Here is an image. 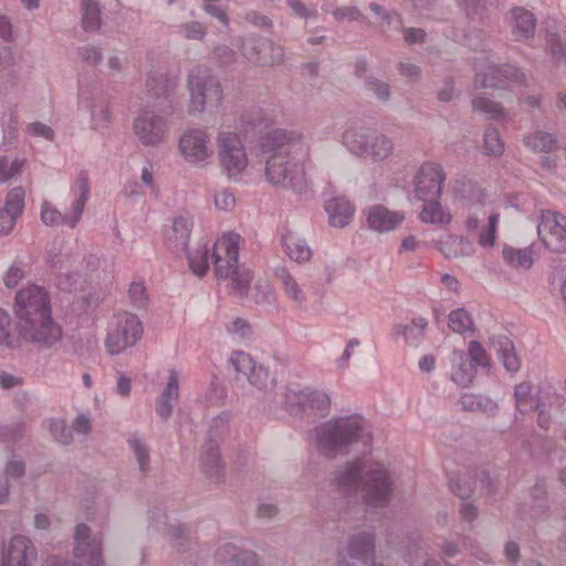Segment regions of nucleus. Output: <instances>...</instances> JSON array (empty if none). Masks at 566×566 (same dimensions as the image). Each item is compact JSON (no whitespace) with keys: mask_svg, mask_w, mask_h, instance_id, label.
<instances>
[{"mask_svg":"<svg viewBox=\"0 0 566 566\" xmlns=\"http://www.w3.org/2000/svg\"><path fill=\"white\" fill-rule=\"evenodd\" d=\"M260 149L266 156L265 178L274 187L297 195L312 191L303 160L310 156L311 145L297 130L273 129L260 140Z\"/></svg>","mask_w":566,"mask_h":566,"instance_id":"obj_1","label":"nucleus"},{"mask_svg":"<svg viewBox=\"0 0 566 566\" xmlns=\"http://www.w3.org/2000/svg\"><path fill=\"white\" fill-rule=\"evenodd\" d=\"M14 313L21 338L40 348H52L62 339V327L54 322L48 292L29 285L15 294Z\"/></svg>","mask_w":566,"mask_h":566,"instance_id":"obj_2","label":"nucleus"},{"mask_svg":"<svg viewBox=\"0 0 566 566\" xmlns=\"http://www.w3.org/2000/svg\"><path fill=\"white\" fill-rule=\"evenodd\" d=\"M333 481L340 494H359L369 507H382L389 502L392 479L381 464L367 469L361 460L347 462L334 472Z\"/></svg>","mask_w":566,"mask_h":566,"instance_id":"obj_3","label":"nucleus"},{"mask_svg":"<svg viewBox=\"0 0 566 566\" xmlns=\"http://www.w3.org/2000/svg\"><path fill=\"white\" fill-rule=\"evenodd\" d=\"M368 424L359 415L329 419L315 427L313 438L317 450L329 459L368 436Z\"/></svg>","mask_w":566,"mask_h":566,"instance_id":"obj_4","label":"nucleus"},{"mask_svg":"<svg viewBox=\"0 0 566 566\" xmlns=\"http://www.w3.org/2000/svg\"><path fill=\"white\" fill-rule=\"evenodd\" d=\"M240 241L239 234L224 233L213 244L211 258L216 277L228 281L237 295L247 296L252 275L247 268L239 264Z\"/></svg>","mask_w":566,"mask_h":566,"instance_id":"obj_5","label":"nucleus"},{"mask_svg":"<svg viewBox=\"0 0 566 566\" xmlns=\"http://www.w3.org/2000/svg\"><path fill=\"white\" fill-rule=\"evenodd\" d=\"M343 143L350 153L375 163L387 159L394 153L392 139L367 126L347 128L343 134Z\"/></svg>","mask_w":566,"mask_h":566,"instance_id":"obj_6","label":"nucleus"},{"mask_svg":"<svg viewBox=\"0 0 566 566\" xmlns=\"http://www.w3.org/2000/svg\"><path fill=\"white\" fill-rule=\"evenodd\" d=\"M219 165L223 174L232 180H239L249 166L247 148L241 136L234 132L222 130L216 138Z\"/></svg>","mask_w":566,"mask_h":566,"instance_id":"obj_7","label":"nucleus"},{"mask_svg":"<svg viewBox=\"0 0 566 566\" xmlns=\"http://www.w3.org/2000/svg\"><path fill=\"white\" fill-rule=\"evenodd\" d=\"M144 326L130 312L114 315L104 345L109 355H118L142 339Z\"/></svg>","mask_w":566,"mask_h":566,"instance_id":"obj_8","label":"nucleus"},{"mask_svg":"<svg viewBox=\"0 0 566 566\" xmlns=\"http://www.w3.org/2000/svg\"><path fill=\"white\" fill-rule=\"evenodd\" d=\"M187 86L192 113H201L208 103H219L222 99L220 82L207 66L193 67L188 75Z\"/></svg>","mask_w":566,"mask_h":566,"instance_id":"obj_9","label":"nucleus"},{"mask_svg":"<svg viewBox=\"0 0 566 566\" xmlns=\"http://www.w3.org/2000/svg\"><path fill=\"white\" fill-rule=\"evenodd\" d=\"M72 190L76 196L72 210L69 213L62 214L50 202L44 201L41 206V221L45 226L54 227L59 224H66L74 228L80 221L85 203L90 193V180L86 171H80L72 186Z\"/></svg>","mask_w":566,"mask_h":566,"instance_id":"obj_10","label":"nucleus"},{"mask_svg":"<svg viewBox=\"0 0 566 566\" xmlns=\"http://www.w3.org/2000/svg\"><path fill=\"white\" fill-rule=\"evenodd\" d=\"M284 406L292 416L324 415L331 408V397L327 392L305 387H289L284 394Z\"/></svg>","mask_w":566,"mask_h":566,"instance_id":"obj_11","label":"nucleus"},{"mask_svg":"<svg viewBox=\"0 0 566 566\" xmlns=\"http://www.w3.org/2000/svg\"><path fill=\"white\" fill-rule=\"evenodd\" d=\"M169 132L168 119L153 109L140 112L133 120V133L146 148H158L167 143Z\"/></svg>","mask_w":566,"mask_h":566,"instance_id":"obj_12","label":"nucleus"},{"mask_svg":"<svg viewBox=\"0 0 566 566\" xmlns=\"http://www.w3.org/2000/svg\"><path fill=\"white\" fill-rule=\"evenodd\" d=\"M178 149L182 158L197 167L207 166L213 157L210 135L205 128H190L179 137Z\"/></svg>","mask_w":566,"mask_h":566,"instance_id":"obj_13","label":"nucleus"},{"mask_svg":"<svg viewBox=\"0 0 566 566\" xmlns=\"http://www.w3.org/2000/svg\"><path fill=\"white\" fill-rule=\"evenodd\" d=\"M73 555L81 566H104L103 539L84 523L75 527Z\"/></svg>","mask_w":566,"mask_h":566,"instance_id":"obj_14","label":"nucleus"},{"mask_svg":"<svg viewBox=\"0 0 566 566\" xmlns=\"http://www.w3.org/2000/svg\"><path fill=\"white\" fill-rule=\"evenodd\" d=\"M537 232L546 249L553 253H566V216L551 210L542 211Z\"/></svg>","mask_w":566,"mask_h":566,"instance_id":"obj_15","label":"nucleus"},{"mask_svg":"<svg viewBox=\"0 0 566 566\" xmlns=\"http://www.w3.org/2000/svg\"><path fill=\"white\" fill-rule=\"evenodd\" d=\"M474 67L475 84L481 88H496L506 81L522 82L525 77L515 66L507 64L499 66L486 57L476 60Z\"/></svg>","mask_w":566,"mask_h":566,"instance_id":"obj_16","label":"nucleus"},{"mask_svg":"<svg viewBox=\"0 0 566 566\" xmlns=\"http://www.w3.org/2000/svg\"><path fill=\"white\" fill-rule=\"evenodd\" d=\"M444 180L446 174L441 165L436 163L422 164L413 179L415 196L421 201L438 199Z\"/></svg>","mask_w":566,"mask_h":566,"instance_id":"obj_17","label":"nucleus"},{"mask_svg":"<svg viewBox=\"0 0 566 566\" xmlns=\"http://www.w3.org/2000/svg\"><path fill=\"white\" fill-rule=\"evenodd\" d=\"M229 361L235 371L243 375L250 385L258 390H268L275 385V379L270 376L268 368L258 364L250 354L240 350L234 352Z\"/></svg>","mask_w":566,"mask_h":566,"instance_id":"obj_18","label":"nucleus"},{"mask_svg":"<svg viewBox=\"0 0 566 566\" xmlns=\"http://www.w3.org/2000/svg\"><path fill=\"white\" fill-rule=\"evenodd\" d=\"M38 551L33 542L23 535L13 536L2 553V566H34Z\"/></svg>","mask_w":566,"mask_h":566,"instance_id":"obj_19","label":"nucleus"},{"mask_svg":"<svg viewBox=\"0 0 566 566\" xmlns=\"http://www.w3.org/2000/svg\"><path fill=\"white\" fill-rule=\"evenodd\" d=\"M193 227V217L182 211L171 220V226L165 230V242L174 251H185L188 248Z\"/></svg>","mask_w":566,"mask_h":566,"instance_id":"obj_20","label":"nucleus"},{"mask_svg":"<svg viewBox=\"0 0 566 566\" xmlns=\"http://www.w3.org/2000/svg\"><path fill=\"white\" fill-rule=\"evenodd\" d=\"M244 55L261 65L280 63L283 61V49L268 39L251 40L243 48Z\"/></svg>","mask_w":566,"mask_h":566,"instance_id":"obj_21","label":"nucleus"},{"mask_svg":"<svg viewBox=\"0 0 566 566\" xmlns=\"http://www.w3.org/2000/svg\"><path fill=\"white\" fill-rule=\"evenodd\" d=\"M403 220V212L389 210L381 205H374L366 210L367 227L379 233L395 230Z\"/></svg>","mask_w":566,"mask_h":566,"instance_id":"obj_22","label":"nucleus"},{"mask_svg":"<svg viewBox=\"0 0 566 566\" xmlns=\"http://www.w3.org/2000/svg\"><path fill=\"white\" fill-rule=\"evenodd\" d=\"M25 205V190L23 187H15L11 189L4 200L2 207V235H8L12 232L17 221L23 213Z\"/></svg>","mask_w":566,"mask_h":566,"instance_id":"obj_23","label":"nucleus"},{"mask_svg":"<svg viewBox=\"0 0 566 566\" xmlns=\"http://www.w3.org/2000/svg\"><path fill=\"white\" fill-rule=\"evenodd\" d=\"M180 375L175 369L168 370L167 385L156 401L157 415L167 420L171 417L174 406L179 399Z\"/></svg>","mask_w":566,"mask_h":566,"instance_id":"obj_24","label":"nucleus"},{"mask_svg":"<svg viewBox=\"0 0 566 566\" xmlns=\"http://www.w3.org/2000/svg\"><path fill=\"white\" fill-rule=\"evenodd\" d=\"M375 534L371 531H361L350 536L346 547V555L350 559L369 563L375 557Z\"/></svg>","mask_w":566,"mask_h":566,"instance_id":"obj_25","label":"nucleus"},{"mask_svg":"<svg viewBox=\"0 0 566 566\" xmlns=\"http://www.w3.org/2000/svg\"><path fill=\"white\" fill-rule=\"evenodd\" d=\"M145 86L151 97L168 98L177 86V78L161 67H153L147 74Z\"/></svg>","mask_w":566,"mask_h":566,"instance_id":"obj_26","label":"nucleus"},{"mask_svg":"<svg viewBox=\"0 0 566 566\" xmlns=\"http://www.w3.org/2000/svg\"><path fill=\"white\" fill-rule=\"evenodd\" d=\"M511 32L516 41H527L533 38L536 19L524 8H514L510 13Z\"/></svg>","mask_w":566,"mask_h":566,"instance_id":"obj_27","label":"nucleus"},{"mask_svg":"<svg viewBox=\"0 0 566 566\" xmlns=\"http://www.w3.org/2000/svg\"><path fill=\"white\" fill-rule=\"evenodd\" d=\"M325 211L332 227L344 228L352 221L355 207L345 197H335L326 201Z\"/></svg>","mask_w":566,"mask_h":566,"instance_id":"obj_28","label":"nucleus"},{"mask_svg":"<svg viewBox=\"0 0 566 566\" xmlns=\"http://www.w3.org/2000/svg\"><path fill=\"white\" fill-rule=\"evenodd\" d=\"M93 283V275L88 276L86 272L80 270L70 271L69 269L59 272L56 282L60 290L70 293L86 292L88 287H92Z\"/></svg>","mask_w":566,"mask_h":566,"instance_id":"obj_29","label":"nucleus"},{"mask_svg":"<svg viewBox=\"0 0 566 566\" xmlns=\"http://www.w3.org/2000/svg\"><path fill=\"white\" fill-rule=\"evenodd\" d=\"M23 56L13 46L2 48V76L7 77V87H14L21 77Z\"/></svg>","mask_w":566,"mask_h":566,"instance_id":"obj_30","label":"nucleus"},{"mask_svg":"<svg viewBox=\"0 0 566 566\" xmlns=\"http://www.w3.org/2000/svg\"><path fill=\"white\" fill-rule=\"evenodd\" d=\"M439 250L447 259L469 258L475 252L473 243L460 235H448L441 240Z\"/></svg>","mask_w":566,"mask_h":566,"instance_id":"obj_31","label":"nucleus"},{"mask_svg":"<svg viewBox=\"0 0 566 566\" xmlns=\"http://www.w3.org/2000/svg\"><path fill=\"white\" fill-rule=\"evenodd\" d=\"M475 366L468 361L463 350H454L452 353V371L451 379L462 387L471 385L475 377Z\"/></svg>","mask_w":566,"mask_h":566,"instance_id":"obj_32","label":"nucleus"},{"mask_svg":"<svg viewBox=\"0 0 566 566\" xmlns=\"http://www.w3.org/2000/svg\"><path fill=\"white\" fill-rule=\"evenodd\" d=\"M504 263L515 271H528L534 264L533 247L516 249L510 245L503 248Z\"/></svg>","mask_w":566,"mask_h":566,"instance_id":"obj_33","label":"nucleus"},{"mask_svg":"<svg viewBox=\"0 0 566 566\" xmlns=\"http://www.w3.org/2000/svg\"><path fill=\"white\" fill-rule=\"evenodd\" d=\"M27 164L25 154L14 148H7L2 155V182L21 175Z\"/></svg>","mask_w":566,"mask_h":566,"instance_id":"obj_34","label":"nucleus"},{"mask_svg":"<svg viewBox=\"0 0 566 566\" xmlns=\"http://www.w3.org/2000/svg\"><path fill=\"white\" fill-rule=\"evenodd\" d=\"M492 345L495 347L500 359L502 360L505 369L511 373H516L521 363L515 352L513 342L506 336H496L491 339Z\"/></svg>","mask_w":566,"mask_h":566,"instance_id":"obj_35","label":"nucleus"},{"mask_svg":"<svg viewBox=\"0 0 566 566\" xmlns=\"http://www.w3.org/2000/svg\"><path fill=\"white\" fill-rule=\"evenodd\" d=\"M282 243L289 258L296 262H306L312 256V250L306 241L293 232L283 234Z\"/></svg>","mask_w":566,"mask_h":566,"instance_id":"obj_36","label":"nucleus"},{"mask_svg":"<svg viewBox=\"0 0 566 566\" xmlns=\"http://www.w3.org/2000/svg\"><path fill=\"white\" fill-rule=\"evenodd\" d=\"M423 202V208L419 214V218L423 223L447 226L451 222L452 216L450 211L443 208L438 199H431Z\"/></svg>","mask_w":566,"mask_h":566,"instance_id":"obj_37","label":"nucleus"},{"mask_svg":"<svg viewBox=\"0 0 566 566\" xmlns=\"http://www.w3.org/2000/svg\"><path fill=\"white\" fill-rule=\"evenodd\" d=\"M532 391H533V386L530 381H522L521 384L515 386L514 399H515L516 409L520 412L525 413L527 411L541 409V402L533 395Z\"/></svg>","mask_w":566,"mask_h":566,"instance_id":"obj_38","label":"nucleus"},{"mask_svg":"<svg viewBox=\"0 0 566 566\" xmlns=\"http://www.w3.org/2000/svg\"><path fill=\"white\" fill-rule=\"evenodd\" d=\"M275 275L282 284L285 295L296 305H302L305 301V293L296 279L285 268L277 269Z\"/></svg>","mask_w":566,"mask_h":566,"instance_id":"obj_39","label":"nucleus"},{"mask_svg":"<svg viewBox=\"0 0 566 566\" xmlns=\"http://www.w3.org/2000/svg\"><path fill=\"white\" fill-rule=\"evenodd\" d=\"M463 410L482 411L494 413L497 410V402L489 397L475 394H464L459 400Z\"/></svg>","mask_w":566,"mask_h":566,"instance_id":"obj_40","label":"nucleus"},{"mask_svg":"<svg viewBox=\"0 0 566 566\" xmlns=\"http://www.w3.org/2000/svg\"><path fill=\"white\" fill-rule=\"evenodd\" d=\"M527 148L536 153H549L556 148L557 140L553 134L535 130L524 137Z\"/></svg>","mask_w":566,"mask_h":566,"instance_id":"obj_41","label":"nucleus"},{"mask_svg":"<svg viewBox=\"0 0 566 566\" xmlns=\"http://www.w3.org/2000/svg\"><path fill=\"white\" fill-rule=\"evenodd\" d=\"M129 450L132 451L140 473L146 475L150 468V449L147 443L137 436H132L127 440Z\"/></svg>","mask_w":566,"mask_h":566,"instance_id":"obj_42","label":"nucleus"},{"mask_svg":"<svg viewBox=\"0 0 566 566\" xmlns=\"http://www.w3.org/2000/svg\"><path fill=\"white\" fill-rule=\"evenodd\" d=\"M201 468L210 478H218L221 473L219 447L212 441L205 447L201 455Z\"/></svg>","mask_w":566,"mask_h":566,"instance_id":"obj_43","label":"nucleus"},{"mask_svg":"<svg viewBox=\"0 0 566 566\" xmlns=\"http://www.w3.org/2000/svg\"><path fill=\"white\" fill-rule=\"evenodd\" d=\"M427 326L428 321L424 317H415L410 324L396 325L394 333L403 336L408 344H413L423 335Z\"/></svg>","mask_w":566,"mask_h":566,"instance_id":"obj_44","label":"nucleus"},{"mask_svg":"<svg viewBox=\"0 0 566 566\" xmlns=\"http://www.w3.org/2000/svg\"><path fill=\"white\" fill-rule=\"evenodd\" d=\"M209 252L210 249L203 243L199 244L188 254L190 270L198 277L206 275L209 269Z\"/></svg>","mask_w":566,"mask_h":566,"instance_id":"obj_45","label":"nucleus"},{"mask_svg":"<svg viewBox=\"0 0 566 566\" xmlns=\"http://www.w3.org/2000/svg\"><path fill=\"white\" fill-rule=\"evenodd\" d=\"M82 25L85 31L101 28V9L96 0H82Z\"/></svg>","mask_w":566,"mask_h":566,"instance_id":"obj_46","label":"nucleus"},{"mask_svg":"<svg viewBox=\"0 0 566 566\" xmlns=\"http://www.w3.org/2000/svg\"><path fill=\"white\" fill-rule=\"evenodd\" d=\"M451 490L463 500L461 505L462 517L469 522L473 521L478 515V511L472 503L467 501L473 492V486L471 484L462 486L459 481L451 480Z\"/></svg>","mask_w":566,"mask_h":566,"instance_id":"obj_47","label":"nucleus"},{"mask_svg":"<svg viewBox=\"0 0 566 566\" xmlns=\"http://www.w3.org/2000/svg\"><path fill=\"white\" fill-rule=\"evenodd\" d=\"M472 107L475 112L483 113L491 119H500L505 116L503 107L485 96L474 97L472 99Z\"/></svg>","mask_w":566,"mask_h":566,"instance_id":"obj_48","label":"nucleus"},{"mask_svg":"<svg viewBox=\"0 0 566 566\" xmlns=\"http://www.w3.org/2000/svg\"><path fill=\"white\" fill-rule=\"evenodd\" d=\"M449 327L458 334H463L468 331H472L473 321L469 313L464 308L453 310L449 314Z\"/></svg>","mask_w":566,"mask_h":566,"instance_id":"obj_49","label":"nucleus"},{"mask_svg":"<svg viewBox=\"0 0 566 566\" xmlns=\"http://www.w3.org/2000/svg\"><path fill=\"white\" fill-rule=\"evenodd\" d=\"M499 221L500 213L493 212L489 216L488 224L479 233L478 243L480 247L492 248L494 245Z\"/></svg>","mask_w":566,"mask_h":566,"instance_id":"obj_50","label":"nucleus"},{"mask_svg":"<svg viewBox=\"0 0 566 566\" xmlns=\"http://www.w3.org/2000/svg\"><path fill=\"white\" fill-rule=\"evenodd\" d=\"M250 296L256 304H272L275 301L274 289L266 280L255 282L250 291Z\"/></svg>","mask_w":566,"mask_h":566,"instance_id":"obj_51","label":"nucleus"},{"mask_svg":"<svg viewBox=\"0 0 566 566\" xmlns=\"http://www.w3.org/2000/svg\"><path fill=\"white\" fill-rule=\"evenodd\" d=\"M461 197L472 205L483 206L486 202L485 191L473 181H463L459 189Z\"/></svg>","mask_w":566,"mask_h":566,"instance_id":"obj_52","label":"nucleus"},{"mask_svg":"<svg viewBox=\"0 0 566 566\" xmlns=\"http://www.w3.org/2000/svg\"><path fill=\"white\" fill-rule=\"evenodd\" d=\"M484 149L488 155L500 157L504 153V143L500 133L494 127H488L484 132Z\"/></svg>","mask_w":566,"mask_h":566,"instance_id":"obj_53","label":"nucleus"},{"mask_svg":"<svg viewBox=\"0 0 566 566\" xmlns=\"http://www.w3.org/2000/svg\"><path fill=\"white\" fill-rule=\"evenodd\" d=\"M49 429L53 439L63 444L69 446L73 442L72 430L67 427L64 420L53 419L50 420Z\"/></svg>","mask_w":566,"mask_h":566,"instance_id":"obj_54","label":"nucleus"},{"mask_svg":"<svg viewBox=\"0 0 566 566\" xmlns=\"http://www.w3.org/2000/svg\"><path fill=\"white\" fill-rule=\"evenodd\" d=\"M25 463L24 461L19 457H13L10 459L4 468V474H6V489L7 491L10 489V480L19 482L24 475H25Z\"/></svg>","mask_w":566,"mask_h":566,"instance_id":"obj_55","label":"nucleus"},{"mask_svg":"<svg viewBox=\"0 0 566 566\" xmlns=\"http://www.w3.org/2000/svg\"><path fill=\"white\" fill-rule=\"evenodd\" d=\"M44 259L48 266L57 271V273L62 272L64 269L66 270V263L70 260L69 256L62 254L61 247L56 244L46 249Z\"/></svg>","mask_w":566,"mask_h":566,"instance_id":"obj_56","label":"nucleus"},{"mask_svg":"<svg viewBox=\"0 0 566 566\" xmlns=\"http://www.w3.org/2000/svg\"><path fill=\"white\" fill-rule=\"evenodd\" d=\"M546 50L552 57L555 65H559L560 62L565 61V46L559 38L555 33H548L546 38Z\"/></svg>","mask_w":566,"mask_h":566,"instance_id":"obj_57","label":"nucleus"},{"mask_svg":"<svg viewBox=\"0 0 566 566\" xmlns=\"http://www.w3.org/2000/svg\"><path fill=\"white\" fill-rule=\"evenodd\" d=\"M180 34L187 40H202L207 34L206 27L199 21H188L179 25Z\"/></svg>","mask_w":566,"mask_h":566,"instance_id":"obj_58","label":"nucleus"},{"mask_svg":"<svg viewBox=\"0 0 566 566\" xmlns=\"http://www.w3.org/2000/svg\"><path fill=\"white\" fill-rule=\"evenodd\" d=\"M227 398L226 387L217 379L211 380L206 392V400L213 406H222Z\"/></svg>","mask_w":566,"mask_h":566,"instance_id":"obj_59","label":"nucleus"},{"mask_svg":"<svg viewBox=\"0 0 566 566\" xmlns=\"http://www.w3.org/2000/svg\"><path fill=\"white\" fill-rule=\"evenodd\" d=\"M366 87L382 102H387L390 98V86L387 82L369 77L366 80Z\"/></svg>","mask_w":566,"mask_h":566,"instance_id":"obj_60","label":"nucleus"},{"mask_svg":"<svg viewBox=\"0 0 566 566\" xmlns=\"http://www.w3.org/2000/svg\"><path fill=\"white\" fill-rule=\"evenodd\" d=\"M128 296L133 304V306L137 308H143L148 303V296L146 293V287L140 282H134L130 284L128 290Z\"/></svg>","mask_w":566,"mask_h":566,"instance_id":"obj_61","label":"nucleus"},{"mask_svg":"<svg viewBox=\"0 0 566 566\" xmlns=\"http://www.w3.org/2000/svg\"><path fill=\"white\" fill-rule=\"evenodd\" d=\"M469 356L471 358V361L474 366H481L486 367L489 366L490 359L485 352V349L482 347V345L478 340H471L469 344Z\"/></svg>","mask_w":566,"mask_h":566,"instance_id":"obj_62","label":"nucleus"},{"mask_svg":"<svg viewBox=\"0 0 566 566\" xmlns=\"http://www.w3.org/2000/svg\"><path fill=\"white\" fill-rule=\"evenodd\" d=\"M227 331L234 337L244 339L249 338L252 334V327L250 323L241 317L234 318L228 326Z\"/></svg>","mask_w":566,"mask_h":566,"instance_id":"obj_63","label":"nucleus"},{"mask_svg":"<svg viewBox=\"0 0 566 566\" xmlns=\"http://www.w3.org/2000/svg\"><path fill=\"white\" fill-rule=\"evenodd\" d=\"M112 113L107 106L96 107L92 113V128L95 130L104 129L111 123Z\"/></svg>","mask_w":566,"mask_h":566,"instance_id":"obj_64","label":"nucleus"}]
</instances>
